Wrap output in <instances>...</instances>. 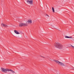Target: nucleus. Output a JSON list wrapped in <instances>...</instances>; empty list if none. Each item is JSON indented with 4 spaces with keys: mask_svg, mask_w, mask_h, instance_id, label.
I'll list each match as a JSON object with an SVG mask.
<instances>
[{
    "mask_svg": "<svg viewBox=\"0 0 74 74\" xmlns=\"http://www.w3.org/2000/svg\"><path fill=\"white\" fill-rule=\"evenodd\" d=\"M63 45L60 44L58 48V49H62L63 48Z\"/></svg>",
    "mask_w": 74,
    "mask_h": 74,
    "instance_id": "obj_6",
    "label": "nucleus"
},
{
    "mask_svg": "<svg viewBox=\"0 0 74 74\" xmlns=\"http://www.w3.org/2000/svg\"><path fill=\"white\" fill-rule=\"evenodd\" d=\"M28 22L29 24H31L32 23V20L31 19H29L28 21Z\"/></svg>",
    "mask_w": 74,
    "mask_h": 74,
    "instance_id": "obj_8",
    "label": "nucleus"
},
{
    "mask_svg": "<svg viewBox=\"0 0 74 74\" xmlns=\"http://www.w3.org/2000/svg\"><path fill=\"white\" fill-rule=\"evenodd\" d=\"M60 44V43H58V42L56 43L55 44L54 46L55 47H56V48H58Z\"/></svg>",
    "mask_w": 74,
    "mask_h": 74,
    "instance_id": "obj_4",
    "label": "nucleus"
},
{
    "mask_svg": "<svg viewBox=\"0 0 74 74\" xmlns=\"http://www.w3.org/2000/svg\"><path fill=\"white\" fill-rule=\"evenodd\" d=\"M27 2L28 4H29L31 5H32L33 3V0H28L27 1Z\"/></svg>",
    "mask_w": 74,
    "mask_h": 74,
    "instance_id": "obj_3",
    "label": "nucleus"
},
{
    "mask_svg": "<svg viewBox=\"0 0 74 74\" xmlns=\"http://www.w3.org/2000/svg\"><path fill=\"white\" fill-rule=\"evenodd\" d=\"M27 24L25 23H21L19 24V26L20 27H22V26H27Z\"/></svg>",
    "mask_w": 74,
    "mask_h": 74,
    "instance_id": "obj_2",
    "label": "nucleus"
},
{
    "mask_svg": "<svg viewBox=\"0 0 74 74\" xmlns=\"http://www.w3.org/2000/svg\"><path fill=\"white\" fill-rule=\"evenodd\" d=\"M41 56L42 57V58H45V57H43V56Z\"/></svg>",
    "mask_w": 74,
    "mask_h": 74,
    "instance_id": "obj_15",
    "label": "nucleus"
},
{
    "mask_svg": "<svg viewBox=\"0 0 74 74\" xmlns=\"http://www.w3.org/2000/svg\"><path fill=\"white\" fill-rule=\"evenodd\" d=\"M56 63H58V64L60 65V66H61L62 67L63 66H64V64L63 63L61 62H59V61L57 60H53Z\"/></svg>",
    "mask_w": 74,
    "mask_h": 74,
    "instance_id": "obj_1",
    "label": "nucleus"
},
{
    "mask_svg": "<svg viewBox=\"0 0 74 74\" xmlns=\"http://www.w3.org/2000/svg\"><path fill=\"white\" fill-rule=\"evenodd\" d=\"M52 11L53 13H54V12H55V9H54V8L53 7H52Z\"/></svg>",
    "mask_w": 74,
    "mask_h": 74,
    "instance_id": "obj_11",
    "label": "nucleus"
},
{
    "mask_svg": "<svg viewBox=\"0 0 74 74\" xmlns=\"http://www.w3.org/2000/svg\"><path fill=\"white\" fill-rule=\"evenodd\" d=\"M71 47H73V48H74V47L72 45H71Z\"/></svg>",
    "mask_w": 74,
    "mask_h": 74,
    "instance_id": "obj_14",
    "label": "nucleus"
},
{
    "mask_svg": "<svg viewBox=\"0 0 74 74\" xmlns=\"http://www.w3.org/2000/svg\"><path fill=\"white\" fill-rule=\"evenodd\" d=\"M55 74H56V72H55Z\"/></svg>",
    "mask_w": 74,
    "mask_h": 74,
    "instance_id": "obj_16",
    "label": "nucleus"
},
{
    "mask_svg": "<svg viewBox=\"0 0 74 74\" xmlns=\"http://www.w3.org/2000/svg\"><path fill=\"white\" fill-rule=\"evenodd\" d=\"M46 16H48V17H49V16L48 14H46Z\"/></svg>",
    "mask_w": 74,
    "mask_h": 74,
    "instance_id": "obj_13",
    "label": "nucleus"
},
{
    "mask_svg": "<svg viewBox=\"0 0 74 74\" xmlns=\"http://www.w3.org/2000/svg\"><path fill=\"white\" fill-rule=\"evenodd\" d=\"M14 32L16 34H20V33L18 32V31L16 30H14Z\"/></svg>",
    "mask_w": 74,
    "mask_h": 74,
    "instance_id": "obj_9",
    "label": "nucleus"
},
{
    "mask_svg": "<svg viewBox=\"0 0 74 74\" xmlns=\"http://www.w3.org/2000/svg\"><path fill=\"white\" fill-rule=\"evenodd\" d=\"M1 26L2 27L3 26V27H8V25L3 23H2L1 24Z\"/></svg>",
    "mask_w": 74,
    "mask_h": 74,
    "instance_id": "obj_7",
    "label": "nucleus"
},
{
    "mask_svg": "<svg viewBox=\"0 0 74 74\" xmlns=\"http://www.w3.org/2000/svg\"><path fill=\"white\" fill-rule=\"evenodd\" d=\"M2 71H3V72H6V71H9V69H3L2 70Z\"/></svg>",
    "mask_w": 74,
    "mask_h": 74,
    "instance_id": "obj_5",
    "label": "nucleus"
},
{
    "mask_svg": "<svg viewBox=\"0 0 74 74\" xmlns=\"http://www.w3.org/2000/svg\"><path fill=\"white\" fill-rule=\"evenodd\" d=\"M65 38H73L71 37H69L67 36H65Z\"/></svg>",
    "mask_w": 74,
    "mask_h": 74,
    "instance_id": "obj_10",
    "label": "nucleus"
},
{
    "mask_svg": "<svg viewBox=\"0 0 74 74\" xmlns=\"http://www.w3.org/2000/svg\"><path fill=\"white\" fill-rule=\"evenodd\" d=\"M11 71L12 72V73H15V72H14V71H13V70H11V69H9V71Z\"/></svg>",
    "mask_w": 74,
    "mask_h": 74,
    "instance_id": "obj_12",
    "label": "nucleus"
}]
</instances>
